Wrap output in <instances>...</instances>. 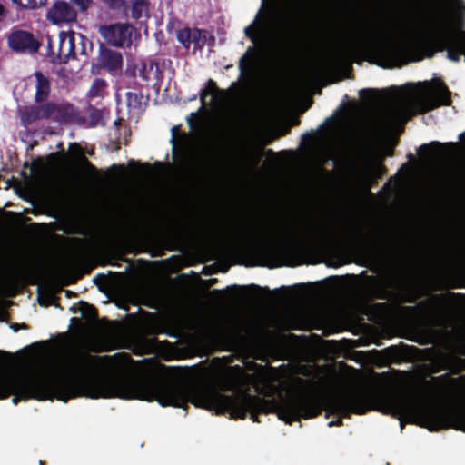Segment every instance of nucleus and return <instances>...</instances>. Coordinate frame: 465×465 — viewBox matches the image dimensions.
I'll return each instance as SVG.
<instances>
[{
    "label": "nucleus",
    "instance_id": "nucleus-1",
    "mask_svg": "<svg viewBox=\"0 0 465 465\" xmlns=\"http://www.w3.org/2000/svg\"><path fill=\"white\" fill-rule=\"evenodd\" d=\"M187 371L177 370L173 379L161 377L138 378L137 399L157 401L163 407L185 408L190 402L195 407L215 411L218 414L229 413L234 420H244L250 413L253 422H260L259 414H277L279 420L292 424L300 419L309 420L321 415L326 410L342 418L352 413L362 415L376 409L400 420L404 427L403 418L410 422L430 431L437 430V404L419 402L401 392L377 391L368 393L361 391H344L328 397L324 401L311 393L314 382L296 377L293 380L294 391L280 400L264 397L272 396V388L256 387L257 395L245 390H238L232 395H226L213 386L204 382L186 381Z\"/></svg>",
    "mask_w": 465,
    "mask_h": 465
},
{
    "label": "nucleus",
    "instance_id": "nucleus-2",
    "mask_svg": "<svg viewBox=\"0 0 465 465\" xmlns=\"http://www.w3.org/2000/svg\"><path fill=\"white\" fill-rule=\"evenodd\" d=\"M107 358L79 352L64 368L45 374L0 375V400L13 395L12 402L53 398L66 402L80 397L137 399L138 378L131 375L95 373L100 360Z\"/></svg>",
    "mask_w": 465,
    "mask_h": 465
},
{
    "label": "nucleus",
    "instance_id": "nucleus-3",
    "mask_svg": "<svg viewBox=\"0 0 465 465\" xmlns=\"http://www.w3.org/2000/svg\"><path fill=\"white\" fill-rule=\"evenodd\" d=\"M465 341L460 342L453 351H440L430 364V370L432 373H438L442 371H449L440 376L432 377L431 381L437 385L446 387L447 385L456 387L465 383V374L458 378H451L450 374L458 375L465 371Z\"/></svg>",
    "mask_w": 465,
    "mask_h": 465
},
{
    "label": "nucleus",
    "instance_id": "nucleus-4",
    "mask_svg": "<svg viewBox=\"0 0 465 465\" xmlns=\"http://www.w3.org/2000/svg\"><path fill=\"white\" fill-rule=\"evenodd\" d=\"M370 48L374 56L379 60L378 64L398 65L408 62L419 61L421 57L411 58L415 46L411 44L395 42L388 39H371Z\"/></svg>",
    "mask_w": 465,
    "mask_h": 465
},
{
    "label": "nucleus",
    "instance_id": "nucleus-5",
    "mask_svg": "<svg viewBox=\"0 0 465 465\" xmlns=\"http://www.w3.org/2000/svg\"><path fill=\"white\" fill-rule=\"evenodd\" d=\"M357 242L365 252L375 255L384 254L396 247L394 238L384 226H379L371 233L361 232Z\"/></svg>",
    "mask_w": 465,
    "mask_h": 465
},
{
    "label": "nucleus",
    "instance_id": "nucleus-6",
    "mask_svg": "<svg viewBox=\"0 0 465 465\" xmlns=\"http://www.w3.org/2000/svg\"><path fill=\"white\" fill-rule=\"evenodd\" d=\"M48 40V55L52 57V62L58 64H66L69 59H74L77 55L76 34L74 32L61 31L58 35V46L55 51L52 45L50 36Z\"/></svg>",
    "mask_w": 465,
    "mask_h": 465
},
{
    "label": "nucleus",
    "instance_id": "nucleus-7",
    "mask_svg": "<svg viewBox=\"0 0 465 465\" xmlns=\"http://www.w3.org/2000/svg\"><path fill=\"white\" fill-rule=\"evenodd\" d=\"M135 28L128 23L100 25L98 32L107 45L114 47H129Z\"/></svg>",
    "mask_w": 465,
    "mask_h": 465
},
{
    "label": "nucleus",
    "instance_id": "nucleus-8",
    "mask_svg": "<svg viewBox=\"0 0 465 465\" xmlns=\"http://www.w3.org/2000/svg\"><path fill=\"white\" fill-rule=\"evenodd\" d=\"M7 45L16 54H35L41 46L33 33L22 29L12 30L7 36Z\"/></svg>",
    "mask_w": 465,
    "mask_h": 465
},
{
    "label": "nucleus",
    "instance_id": "nucleus-9",
    "mask_svg": "<svg viewBox=\"0 0 465 465\" xmlns=\"http://www.w3.org/2000/svg\"><path fill=\"white\" fill-rule=\"evenodd\" d=\"M443 25L433 20L430 35L422 37L419 42L420 49L428 58L433 57L436 53L443 52L447 48V45L444 44Z\"/></svg>",
    "mask_w": 465,
    "mask_h": 465
},
{
    "label": "nucleus",
    "instance_id": "nucleus-10",
    "mask_svg": "<svg viewBox=\"0 0 465 465\" xmlns=\"http://www.w3.org/2000/svg\"><path fill=\"white\" fill-rule=\"evenodd\" d=\"M259 252L264 258L272 262V264L268 265L269 268L295 265L292 262L295 253V249L292 247L264 244L260 247Z\"/></svg>",
    "mask_w": 465,
    "mask_h": 465
},
{
    "label": "nucleus",
    "instance_id": "nucleus-11",
    "mask_svg": "<svg viewBox=\"0 0 465 465\" xmlns=\"http://www.w3.org/2000/svg\"><path fill=\"white\" fill-rule=\"evenodd\" d=\"M436 90L435 96L424 100L420 104V111L426 113L438 108L441 105L450 106L451 105V92L449 90L446 84L441 80H436Z\"/></svg>",
    "mask_w": 465,
    "mask_h": 465
},
{
    "label": "nucleus",
    "instance_id": "nucleus-12",
    "mask_svg": "<svg viewBox=\"0 0 465 465\" xmlns=\"http://www.w3.org/2000/svg\"><path fill=\"white\" fill-rule=\"evenodd\" d=\"M46 17L54 25L72 23L76 20L77 12L71 4L58 0L49 8Z\"/></svg>",
    "mask_w": 465,
    "mask_h": 465
},
{
    "label": "nucleus",
    "instance_id": "nucleus-13",
    "mask_svg": "<svg viewBox=\"0 0 465 465\" xmlns=\"http://www.w3.org/2000/svg\"><path fill=\"white\" fill-rule=\"evenodd\" d=\"M100 65L111 74H117L123 67V55L120 52L102 47L99 54Z\"/></svg>",
    "mask_w": 465,
    "mask_h": 465
},
{
    "label": "nucleus",
    "instance_id": "nucleus-14",
    "mask_svg": "<svg viewBox=\"0 0 465 465\" xmlns=\"http://www.w3.org/2000/svg\"><path fill=\"white\" fill-rule=\"evenodd\" d=\"M70 149L78 169L86 174L96 177L99 173L98 169L84 155L81 146L77 143H72Z\"/></svg>",
    "mask_w": 465,
    "mask_h": 465
},
{
    "label": "nucleus",
    "instance_id": "nucleus-15",
    "mask_svg": "<svg viewBox=\"0 0 465 465\" xmlns=\"http://www.w3.org/2000/svg\"><path fill=\"white\" fill-rule=\"evenodd\" d=\"M34 77L35 79V103L45 102L51 93L50 79L40 71L35 72Z\"/></svg>",
    "mask_w": 465,
    "mask_h": 465
},
{
    "label": "nucleus",
    "instance_id": "nucleus-16",
    "mask_svg": "<svg viewBox=\"0 0 465 465\" xmlns=\"http://www.w3.org/2000/svg\"><path fill=\"white\" fill-rule=\"evenodd\" d=\"M53 118L61 123L74 122L78 116L77 109L70 104H58L54 102Z\"/></svg>",
    "mask_w": 465,
    "mask_h": 465
},
{
    "label": "nucleus",
    "instance_id": "nucleus-17",
    "mask_svg": "<svg viewBox=\"0 0 465 465\" xmlns=\"http://www.w3.org/2000/svg\"><path fill=\"white\" fill-rule=\"evenodd\" d=\"M444 146L453 147L454 143H441L438 141L430 142V143L422 144L419 147L417 153L418 154L424 159H432L436 157V153L439 150H440Z\"/></svg>",
    "mask_w": 465,
    "mask_h": 465
},
{
    "label": "nucleus",
    "instance_id": "nucleus-18",
    "mask_svg": "<svg viewBox=\"0 0 465 465\" xmlns=\"http://www.w3.org/2000/svg\"><path fill=\"white\" fill-rule=\"evenodd\" d=\"M20 121L23 126H28L41 121L37 104L25 106L20 110Z\"/></svg>",
    "mask_w": 465,
    "mask_h": 465
},
{
    "label": "nucleus",
    "instance_id": "nucleus-19",
    "mask_svg": "<svg viewBox=\"0 0 465 465\" xmlns=\"http://www.w3.org/2000/svg\"><path fill=\"white\" fill-rule=\"evenodd\" d=\"M207 42L206 31L199 28H192L191 45L195 50H201Z\"/></svg>",
    "mask_w": 465,
    "mask_h": 465
},
{
    "label": "nucleus",
    "instance_id": "nucleus-20",
    "mask_svg": "<svg viewBox=\"0 0 465 465\" xmlns=\"http://www.w3.org/2000/svg\"><path fill=\"white\" fill-rule=\"evenodd\" d=\"M106 87L107 84L105 80L102 78H95L88 91L87 95L90 98L102 97L104 95Z\"/></svg>",
    "mask_w": 465,
    "mask_h": 465
},
{
    "label": "nucleus",
    "instance_id": "nucleus-21",
    "mask_svg": "<svg viewBox=\"0 0 465 465\" xmlns=\"http://www.w3.org/2000/svg\"><path fill=\"white\" fill-rule=\"evenodd\" d=\"M79 306L83 318L91 322H95L97 320V310L93 304H90L84 301H80Z\"/></svg>",
    "mask_w": 465,
    "mask_h": 465
},
{
    "label": "nucleus",
    "instance_id": "nucleus-22",
    "mask_svg": "<svg viewBox=\"0 0 465 465\" xmlns=\"http://www.w3.org/2000/svg\"><path fill=\"white\" fill-rule=\"evenodd\" d=\"M18 10H33L41 7L46 0H11Z\"/></svg>",
    "mask_w": 465,
    "mask_h": 465
},
{
    "label": "nucleus",
    "instance_id": "nucleus-23",
    "mask_svg": "<svg viewBox=\"0 0 465 465\" xmlns=\"http://www.w3.org/2000/svg\"><path fill=\"white\" fill-rule=\"evenodd\" d=\"M253 48L249 47L239 61V69L242 74L247 73L253 65Z\"/></svg>",
    "mask_w": 465,
    "mask_h": 465
},
{
    "label": "nucleus",
    "instance_id": "nucleus-24",
    "mask_svg": "<svg viewBox=\"0 0 465 465\" xmlns=\"http://www.w3.org/2000/svg\"><path fill=\"white\" fill-rule=\"evenodd\" d=\"M77 39L79 45V48H76L77 54L87 56L93 51V43L82 34H76Z\"/></svg>",
    "mask_w": 465,
    "mask_h": 465
},
{
    "label": "nucleus",
    "instance_id": "nucleus-25",
    "mask_svg": "<svg viewBox=\"0 0 465 465\" xmlns=\"http://www.w3.org/2000/svg\"><path fill=\"white\" fill-rule=\"evenodd\" d=\"M148 5V0H132L131 16L138 20Z\"/></svg>",
    "mask_w": 465,
    "mask_h": 465
},
{
    "label": "nucleus",
    "instance_id": "nucleus-26",
    "mask_svg": "<svg viewBox=\"0 0 465 465\" xmlns=\"http://www.w3.org/2000/svg\"><path fill=\"white\" fill-rule=\"evenodd\" d=\"M37 104V107H38V110H39V114H40V117H41V120H46V119H49L51 117H53V114H54V102L53 101H45V102H42L40 104Z\"/></svg>",
    "mask_w": 465,
    "mask_h": 465
},
{
    "label": "nucleus",
    "instance_id": "nucleus-27",
    "mask_svg": "<svg viewBox=\"0 0 465 465\" xmlns=\"http://www.w3.org/2000/svg\"><path fill=\"white\" fill-rule=\"evenodd\" d=\"M143 96L140 93L135 92H127L126 93V102L127 106L130 109H140L142 106Z\"/></svg>",
    "mask_w": 465,
    "mask_h": 465
},
{
    "label": "nucleus",
    "instance_id": "nucleus-28",
    "mask_svg": "<svg viewBox=\"0 0 465 465\" xmlns=\"http://www.w3.org/2000/svg\"><path fill=\"white\" fill-rule=\"evenodd\" d=\"M178 42L185 48L189 49L191 46L192 28L184 27L177 31L176 35Z\"/></svg>",
    "mask_w": 465,
    "mask_h": 465
},
{
    "label": "nucleus",
    "instance_id": "nucleus-29",
    "mask_svg": "<svg viewBox=\"0 0 465 465\" xmlns=\"http://www.w3.org/2000/svg\"><path fill=\"white\" fill-rule=\"evenodd\" d=\"M308 229L310 233L316 238H322L326 232L325 229L322 225L312 221L308 223Z\"/></svg>",
    "mask_w": 465,
    "mask_h": 465
},
{
    "label": "nucleus",
    "instance_id": "nucleus-30",
    "mask_svg": "<svg viewBox=\"0 0 465 465\" xmlns=\"http://www.w3.org/2000/svg\"><path fill=\"white\" fill-rule=\"evenodd\" d=\"M391 292L384 284H378L374 289V296L377 299L386 300L390 297Z\"/></svg>",
    "mask_w": 465,
    "mask_h": 465
},
{
    "label": "nucleus",
    "instance_id": "nucleus-31",
    "mask_svg": "<svg viewBox=\"0 0 465 465\" xmlns=\"http://www.w3.org/2000/svg\"><path fill=\"white\" fill-rule=\"evenodd\" d=\"M104 2L113 11H120L125 5V0H104Z\"/></svg>",
    "mask_w": 465,
    "mask_h": 465
},
{
    "label": "nucleus",
    "instance_id": "nucleus-32",
    "mask_svg": "<svg viewBox=\"0 0 465 465\" xmlns=\"http://www.w3.org/2000/svg\"><path fill=\"white\" fill-rule=\"evenodd\" d=\"M258 31L259 25H257L255 22L244 29L246 37L251 39L252 42L256 41Z\"/></svg>",
    "mask_w": 465,
    "mask_h": 465
},
{
    "label": "nucleus",
    "instance_id": "nucleus-33",
    "mask_svg": "<svg viewBox=\"0 0 465 465\" xmlns=\"http://www.w3.org/2000/svg\"><path fill=\"white\" fill-rule=\"evenodd\" d=\"M452 8L454 9L456 15L459 18H462L464 15L465 5L462 0H451Z\"/></svg>",
    "mask_w": 465,
    "mask_h": 465
},
{
    "label": "nucleus",
    "instance_id": "nucleus-34",
    "mask_svg": "<svg viewBox=\"0 0 465 465\" xmlns=\"http://www.w3.org/2000/svg\"><path fill=\"white\" fill-rule=\"evenodd\" d=\"M208 88H209V90L204 89L202 91V93L200 94V99H201V102L203 104H205L206 96L209 95L211 92L217 90L216 84L213 80L210 79L208 81Z\"/></svg>",
    "mask_w": 465,
    "mask_h": 465
},
{
    "label": "nucleus",
    "instance_id": "nucleus-35",
    "mask_svg": "<svg viewBox=\"0 0 465 465\" xmlns=\"http://www.w3.org/2000/svg\"><path fill=\"white\" fill-rule=\"evenodd\" d=\"M458 294L454 293V292H450L448 294H436L434 295L433 299L438 302H448L449 300V297H454V296H457Z\"/></svg>",
    "mask_w": 465,
    "mask_h": 465
},
{
    "label": "nucleus",
    "instance_id": "nucleus-36",
    "mask_svg": "<svg viewBox=\"0 0 465 465\" xmlns=\"http://www.w3.org/2000/svg\"><path fill=\"white\" fill-rule=\"evenodd\" d=\"M113 358L119 359L122 364H126L132 360L129 354L125 352L116 353L113 356Z\"/></svg>",
    "mask_w": 465,
    "mask_h": 465
},
{
    "label": "nucleus",
    "instance_id": "nucleus-37",
    "mask_svg": "<svg viewBox=\"0 0 465 465\" xmlns=\"http://www.w3.org/2000/svg\"><path fill=\"white\" fill-rule=\"evenodd\" d=\"M90 117L92 121H94L97 123L100 119L103 117V113L101 110L94 109V111L91 113Z\"/></svg>",
    "mask_w": 465,
    "mask_h": 465
},
{
    "label": "nucleus",
    "instance_id": "nucleus-38",
    "mask_svg": "<svg viewBox=\"0 0 465 465\" xmlns=\"http://www.w3.org/2000/svg\"><path fill=\"white\" fill-rule=\"evenodd\" d=\"M74 2L82 9L85 10L88 7L89 0H74Z\"/></svg>",
    "mask_w": 465,
    "mask_h": 465
},
{
    "label": "nucleus",
    "instance_id": "nucleus-39",
    "mask_svg": "<svg viewBox=\"0 0 465 465\" xmlns=\"http://www.w3.org/2000/svg\"><path fill=\"white\" fill-rule=\"evenodd\" d=\"M376 91L374 89H362L361 92H360V95L361 98H365L366 94L370 95V96H372V94L375 93Z\"/></svg>",
    "mask_w": 465,
    "mask_h": 465
},
{
    "label": "nucleus",
    "instance_id": "nucleus-40",
    "mask_svg": "<svg viewBox=\"0 0 465 465\" xmlns=\"http://www.w3.org/2000/svg\"><path fill=\"white\" fill-rule=\"evenodd\" d=\"M11 328H13V330H14L15 331H17L19 329H26V328H27V326H26L25 323H23V324H17V323H15V324H13V325L11 326Z\"/></svg>",
    "mask_w": 465,
    "mask_h": 465
},
{
    "label": "nucleus",
    "instance_id": "nucleus-41",
    "mask_svg": "<svg viewBox=\"0 0 465 465\" xmlns=\"http://www.w3.org/2000/svg\"><path fill=\"white\" fill-rule=\"evenodd\" d=\"M368 156H369L368 150L367 149L361 150V158L366 162L368 160Z\"/></svg>",
    "mask_w": 465,
    "mask_h": 465
},
{
    "label": "nucleus",
    "instance_id": "nucleus-42",
    "mask_svg": "<svg viewBox=\"0 0 465 465\" xmlns=\"http://www.w3.org/2000/svg\"><path fill=\"white\" fill-rule=\"evenodd\" d=\"M262 151L259 150L257 152V153L254 155V164H257L259 163V161L262 158Z\"/></svg>",
    "mask_w": 465,
    "mask_h": 465
},
{
    "label": "nucleus",
    "instance_id": "nucleus-43",
    "mask_svg": "<svg viewBox=\"0 0 465 465\" xmlns=\"http://www.w3.org/2000/svg\"><path fill=\"white\" fill-rule=\"evenodd\" d=\"M341 424H342V420L340 418V419H338V420H335V421H331V422H329V424H328V425H329V427H332V426H340V425H341Z\"/></svg>",
    "mask_w": 465,
    "mask_h": 465
},
{
    "label": "nucleus",
    "instance_id": "nucleus-44",
    "mask_svg": "<svg viewBox=\"0 0 465 465\" xmlns=\"http://www.w3.org/2000/svg\"><path fill=\"white\" fill-rule=\"evenodd\" d=\"M5 14V7H4V5L2 4H0V22L4 18Z\"/></svg>",
    "mask_w": 465,
    "mask_h": 465
},
{
    "label": "nucleus",
    "instance_id": "nucleus-45",
    "mask_svg": "<svg viewBox=\"0 0 465 465\" xmlns=\"http://www.w3.org/2000/svg\"><path fill=\"white\" fill-rule=\"evenodd\" d=\"M292 288L293 289H297L299 291H303L304 290V285L303 284H296V285H293Z\"/></svg>",
    "mask_w": 465,
    "mask_h": 465
},
{
    "label": "nucleus",
    "instance_id": "nucleus-46",
    "mask_svg": "<svg viewBox=\"0 0 465 465\" xmlns=\"http://www.w3.org/2000/svg\"><path fill=\"white\" fill-rule=\"evenodd\" d=\"M229 289H233V290H237V291H239V290H243V289H245V287H244V286L233 285V286H232V287H228V290H229Z\"/></svg>",
    "mask_w": 465,
    "mask_h": 465
},
{
    "label": "nucleus",
    "instance_id": "nucleus-47",
    "mask_svg": "<svg viewBox=\"0 0 465 465\" xmlns=\"http://www.w3.org/2000/svg\"><path fill=\"white\" fill-rule=\"evenodd\" d=\"M112 169H120V170H122V171H123V170H124V165H116V164H114V165L112 166Z\"/></svg>",
    "mask_w": 465,
    "mask_h": 465
},
{
    "label": "nucleus",
    "instance_id": "nucleus-48",
    "mask_svg": "<svg viewBox=\"0 0 465 465\" xmlns=\"http://www.w3.org/2000/svg\"><path fill=\"white\" fill-rule=\"evenodd\" d=\"M266 154L267 155H275V153L272 150V149H267L266 150Z\"/></svg>",
    "mask_w": 465,
    "mask_h": 465
},
{
    "label": "nucleus",
    "instance_id": "nucleus-49",
    "mask_svg": "<svg viewBox=\"0 0 465 465\" xmlns=\"http://www.w3.org/2000/svg\"><path fill=\"white\" fill-rule=\"evenodd\" d=\"M143 167L145 169V170H150L151 169V166L149 163H143Z\"/></svg>",
    "mask_w": 465,
    "mask_h": 465
},
{
    "label": "nucleus",
    "instance_id": "nucleus-50",
    "mask_svg": "<svg viewBox=\"0 0 465 465\" xmlns=\"http://www.w3.org/2000/svg\"><path fill=\"white\" fill-rule=\"evenodd\" d=\"M249 287L252 288V289L258 290V291L261 290V288L259 286L255 285V284L250 285Z\"/></svg>",
    "mask_w": 465,
    "mask_h": 465
},
{
    "label": "nucleus",
    "instance_id": "nucleus-51",
    "mask_svg": "<svg viewBox=\"0 0 465 465\" xmlns=\"http://www.w3.org/2000/svg\"><path fill=\"white\" fill-rule=\"evenodd\" d=\"M408 158L410 161H412L414 159V155L412 153H409Z\"/></svg>",
    "mask_w": 465,
    "mask_h": 465
},
{
    "label": "nucleus",
    "instance_id": "nucleus-52",
    "mask_svg": "<svg viewBox=\"0 0 465 465\" xmlns=\"http://www.w3.org/2000/svg\"><path fill=\"white\" fill-rule=\"evenodd\" d=\"M223 291H220V290H213V294H220Z\"/></svg>",
    "mask_w": 465,
    "mask_h": 465
},
{
    "label": "nucleus",
    "instance_id": "nucleus-53",
    "mask_svg": "<svg viewBox=\"0 0 465 465\" xmlns=\"http://www.w3.org/2000/svg\"><path fill=\"white\" fill-rule=\"evenodd\" d=\"M38 301H39V304H40V305H45V306H47V304H46V303H44V302H42L41 297H39V300H38Z\"/></svg>",
    "mask_w": 465,
    "mask_h": 465
},
{
    "label": "nucleus",
    "instance_id": "nucleus-54",
    "mask_svg": "<svg viewBox=\"0 0 465 465\" xmlns=\"http://www.w3.org/2000/svg\"><path fill=\"white\" fill-rule=\"evenodd\" d=\"M55 156H56V153H51V154H49V157H50V158H54V157H55Z\"/></svg>",
    "mask_w": 465,
    "mask_h": 465
},
{
    "label": "nucleus",
    "instance_id": "nucleus-55",
    "mask_svg": "<svg viewBox=\"0 0 465 465\" xmlns=\"http://www.w3.org/2000/svg\"><path fill=\"white\" fill-rule=\"evenodd\" d=\"M210 282H211L212 283H215V282H217V279H211V280H210Z\"/></svg>",
    "mask_w": 465,
    "mask_h": 465
},
{
    "label": "nucleus",
    "instance_id": "nucleus-56",
    "mask_svg": "<svg viewBox=\"0 0 465 465\" xmlns=\"http://www.w3.org/2000/svg\"><path fill=\"white\" fill-rule=\"evenodd\" d=\"M383 305H384V304H382V303H376V304H375V306H377V307L383 306Z\"/></svg>",
    "mask_w": 465,
    "mask_h": 465
},
{
    "label": "nucleus",
    "instance_id": "nucleus-57",
    "mask_svg": "<svg viewBox=\"0 0 465 465\" xmlns=\"http://www.w3.org/2000/svg\"><path fill=\"white\" fill-rule=\"evenodd\" d=\"M264 229H265L266 232L272 231V228L265 227Z\"/></svg>",
    "mask_w": 465,
    "mask_h": 465
},
{
    "label": "nucleus",
    "instance_id": "nucleus-58",
    "mask_svg": "<svg viewBox=\"0 0 465 465\" xmlns=\"http://www.w3.org/2000/svg\"><path fill=\"white\" fill-rule=\"evenodd\" d=\"M302 374L305 375V376H309L310 375L309 372H302Z\"/></svg>",
    "mask_w": 465,
    "mask_h": 465
},
{
    "label": "nucleus",
    "instance_id": "nucleus-59",
    "mask_svg": "<svg viewBox=\"0 0 465 465\" xmlns=\"http://www.w3.org/2000/svg\"><path fill=\"white\" fill-rule=\"evenodd\" d=\"M464 135H465V133H464V134H461L460 135V138L461 139Z\"/></svg>",
    "mask_w": 465,
    "mask_h": 465
},
{
    "label": "nucleus",
    "instance_id": "nucleus-60",
    "mask_svg": "<svg viewBox=\"0 0 465 465\" xmlns=\"http://www.w3.org/2000/svg\"><path fill=\"white\" fill-rule=\"evenodd\" d=\"M67 296L71 295V292L70 291H67Z\"/></svg>",
    "mask_w": 465,
    "mask_h": 465
},
{
    "label": "nucleus",
    "instance_id": "nucleus-61",
    "mask_svg": "<svg viewBox=\"0 0 465 465\" xmlns=\"http://www.w3.org/2000/svg\"><path fill=\"white\" fill-rule=\"evenodd\" d=\"M67 296L71 295V292L70 291H67Z\"/></svg>",
    "mask_w": 465,
    "mask_h": 465
},
{
    "label": "nucleus",
    "instance_id": "nucleus-62",
    "mask_svg": "<svg viewBox=\"0 0 465 465\" xmlns=\"http://www.w3.org/2000/svg\"><path fill=\"white\" fill-rule=\"evenodd\" d=\"M309 136L310 137V134H303V138Z\"/></svg>",
    "mask_w": 465,
    "mask_h": 465
},
{
    "label": "nucleus",
    "instance_id": "nucleus-63",
    "mask_svg": "<svg viewBox=\"0 0 465 465\" xmlns=\"http://www.w3.org/2000/svg\"><path fill=\"white\" fill-rule=\"evenodd\" d=\"M3 353H4V351H0V354H3Z\"/></svg>",
    "mask_w": 465,
    "mask_h": 465
}]
</instances>
